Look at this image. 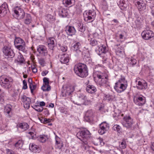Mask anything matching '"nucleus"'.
Listing matches in <instances>:
<instances>
[{"label":"nucleus","mask_w":154,"mask_h":154,"mask_svg":"<svg viewBox=\"0 0 154 154\" xmlns=\"http://www.w3.org/2000/svg\"><path fill=\"white\" fill-rule=\"evenodd\" d=\"M12 106L10 105L6 106L4 109V112L9 114L11 110Z\"/></svg>","instance_id":"nucleus-37"},{"label":"nucleus","mask_w":154,"mask_h":154,"mask_svg":"<svg viewBox=\"0 0 154 154\" xmlns=\"http://www.w3.org/2000/svg\"><path fill=\"white\" fill-rule=\"evenodd\" d=\"M8 11V8L7 3L4 2L0 6V17L5 16Z\"/></svg>","instance_id":"nucleus-13"},{"label":"nucleus","mask_w":154,"mask_h":154,"mask_svg":"<svg viewBox=\"0 0 154 154\" xmlns=\"http://www.w3.org/2000/svg\"><path fill=\"white\" fill-rule=\"evenodd\" d=\"M135 104L139 106H141L144 105L146 102L145 98L142 96L137 97Z\"/></svg>","instance_id":"nucleus-20"},{"label":"nucleus","mask_w":154,"mask_h":154,"mask_svg":"<svg viewBox=\"0 0 154 154\" xmlns=\"http://www.w3.org/2000/svg\"><path fill=\"white\" fill-rule=\"evenodd\" d=\"M14 15L19 20L23 19L25 16V13L23 10L20 7L16 6L14 9Z\"/></svg>","instance_id":"nucleus-8"},{"label":"nucleus","mask_w":154,"mask_h":154,"mask_svg":"<svg viewBox=\"0 0 154 154\" xmlns=\"http://www.w3.org/2000/svg\"><path fill=\"white\" fill-rule=\"evenodd\" d=\"M126 1V0H118V4L120 9L122 10H125L127 7Z\"/></svg>","instance_id":"nucleus-25"},{"label":"nucleus","mask_w":154,"mask_h":154,"mask_svg":"<svg viewBox=\"0 0 154 154\" xmlns=\"http://www.w3.org/2000/svg\"><path fill=\"white\" fill-rule=\"evenodd\" d=\"M109 125L106 122L102 123L100 125V129L98 130V132L101 134H104L106 131L109 129Z\"/></svg>","instance_id":"nucleus-14"},{"label":"nucleus","mask_w":154,"mask_h":154,"mask_svg":"<svg viewBox=\"0 0 154 154\" xmlns=\"http://www.w3.org/2000/svg\"><path fill=\"white\" fill-rule=\"evenodd\" d=\"M121 115V116H123V114H121L120 113H117L116 112H115L114 114H113L114 118H118L119 117L120 115Z\"/></svg>","instance_id":"nucleus-51"},{"label":"nucleus","mask_w":154,"mask_h":154,"mask_svg":"<svg viewBox=\"0 0 154 154\" xmlns=\"http://www.w3.org/2000/svg\"><path fill=\"white\" fill-rule=\"evenodd\" d=\"M137 24H140L142 22V20L140 18L138 17L137 18Z\"/></svg>","instance_id":"nucleus-57"},{"label":"nucleus","mask_w":154,"mask_h":154,"mask_svg":"<svg viewBox=\"0 0 154 154\" xmlns=\"http://www.w3.org/2000/svg\"><path fill=\"white\" fill-rule=\"evenodd\" d=\"M90 44L92 46H95L98 44L97 41L93 38H91L90 41Z\"/></svg>","instance_id":"nucleus-44"},{"label":"nucleus","mask_w":154,"mask_h":154,"mask_svg":"<svg viewBox=\"0 0 154 154\" xmlns=\"http://www.w3.org/2000/svg\"><path fill=\"white\" fill-rule=\"evenodd\" d=\"M13 79L11 77H6L5 75L0 76V84L4 88L9 89L12 86Z\"/></svg>","instance_id":"nucleus-5"},{"label":"nucleus","mask_w":154,"mask_h":154,"mask_svg":"<svg viewBox=\"0 0 154 154\" xmlns=\"http://www.w3.org/2000/svg\"><path fill=\"white\" fill-rule=\"evenodd\" d=\"M7 154H14L12 151H10L9 149L7 150Z\"/></svg>","instance_id":"nucleus-64"},{"label":"nucleus","mask_w":154,"mask_h":154,"mask_svg":"<svg viewBox=\"0 0 154 154\" xmlns=\"http://www.w3.org/2000/svg\"><path fill=\"white\" fill-rule=\"evenodd\" d=\"M69 10L67 9L61 8L59 11V15L61 17H65L69 15Z\"/></svg>","instance_id":"nucleus-23"},{"label":"nucleus","mask_w":154,"mask_h":154,"mask_svg":"<svg viewBox=\"0 0 154 154\" xmlns=\"http://www.w3.org/2000/svg\"><path fill=\"white\" fill-rule=\"evenodd\" d=\"M44 113L45 116H47L49 114V110L47 109H45L44 110Z\"/></svg>","instance_id":"nucleus-56"},{"label":"nucleus","mask_w":154,"mask_h":154,"mask_svg":"<svg viewBox=\"0 0 154 154\" xmlns=\"http://www.w3.org/2000/svg\"><path fill=\"white\" fill-rule=\"evenodd\" d=\"M21 100L24 103V107L27 109L29 108L31 103V99L26 96L23 95L21 98Z\"/></svg>","instance_id":"nucleus-18"},{"label":"nucleus","mask_w":154,"mask_h":154,"mask_svg":"<svg viewBox=\"0 0 154 154\" xmlns=\"http://www.w3.org/2000/svg\"><path fill=\"white\" fill-rule=\"evenodd\" d=\"M23 142L22 140H19L15 144V146L17 149L21 148L23 146Z\"/></svg>","instance_id":"nucleus-38"},{"label":"nucleus","mask_w":154,"mask_h":154,"mask_svg":"<svg viewBox=\"0 0 154 154\" xmlns=\"http://www.w3.org/2000/svg\"><path fill=\"white\" fill-rule=\"evenodd\" d=\"M37 51L42 56H46L48 54V51L47 48L44 45H41L38 46Z\"/></svg>","instance_id":"nucleus-15"},{"label":"nucleus","mask_w":154,"mask_h":154,"mask_svg":"<svg viewBox=\"0 0 154 154\" xmlns=\"http://www.w3.org/2000/svg\"><path fill=\"white\" fill-rule=\"evenodd\" d=\"M135 3H137V6L138 10L141 11L145 9V4L143 3L142 0H135Z\"/></svg>","instance_id":"nucleus-21"},{"label":"nucleus","mask_w":154,"mask_h":154,"mask_svg":"<svg viewBox=\"0 0 154 154\" xmlns=\"http://www.w3.org/2000/svg\"><path fill=\"white\" fill-rule=\"evenodd\" d=\"M32 71L34 73H36L37 71V69L34 66H32Z\"/></svg>","instance_id":"nucleus-58"},{"label":"nucleus","mask_w":154,"mask_h":154,"mask_svg":"<svg viewBox=\"0 0 154 154\" xmlns=\"http://www.w3.org/2000/svg\"><path fill=\"white\" fill-rule=\"evenodd\" d=\"M26 48V45L25 41L16 47V48L19 51H22L25 53H26L27 51Z\"/></svg>","instance_id":"nucleus-26"},{"label":"nucleus","mask_w":154,"mask_h":154,"mask_svg":"<svg viewBox=\"0 0 154 154\" xmlns=\"http://www.w3.org/2000/svg\"><path fill=\"white\" fill-rule=\"evenodd\" d=\"M54 50H49L48 55L50 57H52L54 55Z\"/></svg>","instance_id":"nucleus-55"},{"label":"nucleus","mask_w":154,"mask_h":154,"mask_svg":"<svg viewBox=\"0 0 154 154\" xmlns=\"http://www.w3.org/2000/svg\"><path fill=\"white\" fill-rule=\"evenodd\" d=\"M76 136L83 142L82 146L85 149L88 143L87 140L91 136L90 131L86 129L81 130L77 133Z\"/></svg>","instance_id":"nucleus-1"},{"label":"nucleus","mask_w":154,"mask_h":154,"mask_svg":"<svg viewBox=\"0 0 154 154\" xmlns=\"http://www.w3.org/2000/svg\"><path fill=\"white\" fill-rule=\"evenodd\" d=\"M63 4L66 7L69 6L70 7L73 5L75 3L74 0H63L62 1Z\"/></svg>","instance_id":"nucleus-32"},{"label":"nucleus","mask_w":154,"mask_h":154,"mask_svg":"<svg viewBox=\"0 0 154 154\" xmlns=\"http://www.w3.org/2000/svg\"><path fill=\"white\" fill-rule=\"evenodd\" d=\"M93 116V113L92 110H88L85 114V119L86 120H91Z\"/></svg>","instance_id":"nucleus-28"},{"label":"nucleus","mask_w":154,"mask_h":154,"mask_svg":"<svg viewBox=\"0 0 154 154\" xmlns=\"http://www.w3.org/2000/svg\"><path fill=\"white\" fill-rule=\"evenodd\" d=\"M60 49L61 51L63 52H65L67 51V48L66 46L63 45L61 47Z\"/></svg>","instance_id":"nucleus-52"},{"label":"nucleus","mask_w":154,"mask_h":154,"mask_svg":"<svg viewBox=\"0 0 154 154\" xmlns=\"http://www.w3.org/2000/svg\"><path fill=\"white\" fill-rule=\"evenodd\" d=\"M54 38H53L50 37L48 38V44L54 45Z\"/></svg>","instance_id":"nucleus-45"},{"label":"nucleus","mask_w":154,"mask_h":154,"mask_svg":"<svg viewBox=\"0 0 154 154\" xmlns=\"http://www.w3.org/2000/svg\"><path fill=\"white\" fill-rule=\"evenodd\" d=\"M74 91V88L72 86H68L66 87L64 92L65 93L66 95L69 96Z\"/></svg>","instance_id":"nucleus-29"},{"label":"nucleus","mask_w":154,"mask_h":154,"mask_svg":"<svg viewBox=\"0 0 154 154\" xmlns=\"http://www.w3.org/2000/svg\"><path fill=\"white\" fill-rule=\"evenodd\" d=\"M17 126L18 128H21L23 131L26 130L29 128L28 125L25 122L19 123L18 124Z\"/></svg>","instance_id":"nucleus-31"},{"label":"nucleus","mask_w":154,"mask_h":154,"mask_svg":"<svg viewBox=\"0 0 154 154\" xmlns=\"http://www.w3.org/2000/svg\"><path fill=\"white\" fill-rule=\"evenodd\" d=\"M98 47V48L96 50L98 54L100 56H102L103 54H105L108 51V48L104 45H102L101 46Z\"/></svg>","instance_id":"nucleus-19"},{"label":"nucleus","mask_w":154,"mask_h":154,"mask_svg":"<svg viewBox=\"0 0 154 154\" xmlns=\"http://www.w3.org/2000/svg\"><path fill=\"white\" fill-rule=\"evenodd\" d=\"M86 99V96L83 94H81L79 97H77L75 100L73 99V98H71L72 102L78 105H81L82 104L85 105H88L92 104L93 101V99L86 100H85Z\"/></svg>","instance_id":"nucleus-3"},{"label":"nucleus","mask_w":154,"mask_h":154,"mask_svg":"<svg viewBox=\"0 0 154 154\" xmlns=\"http://www.w3.org/2000/svg\"><path fill=\"white\" fill-rule=\"evenodd\" d=\"M98 84L100 86H106L108 81V76L105 73H99L97 75Z\"/></svg>","instance_id":"nucleus-7"},{"label":"nucleus","mask_w":154,"mask_h":154,"mask_svg":"<svg viewBox=\"0 0 154 154\" xmlns=\"http://www.w3.org/2000/svg\"><path fill=\"white\" fill-rule=\"evenodd\" d=\"M28 134H29L32 138H33L34 137V133L32 132H29L28 133Z\"/></svg>","instance_id":"nucleus-60"},{"label":"nucleus","mask_w":154,"mask_h":154,"mask_svg":"<svg viewBox=\"0 0 154 154\" xmlns=\"http://www.w3.org/2000/svg\"><path fill=\"white\" fill-rule=\"evenodd\" d=\"M84 20L88 23L92 22L96 17V12L94 10L85 11L84 13Z\"/></svg>","instance_id":"nucleus-6"},{"label":"nucleus","mask_w":154,"mask_h":154,"mask_svg":"<svg viewBox=\"0 0 154 154\" xmlns=\"http://www.w3.org/2000/svg\"><path fill=\"white\" fill-rule=\"evenodd\" d=\"M116 53L118 55L122 57L124 53V51L122 48H118L116 50Z\"/></svg>","instance_id":"nucleus-40"},{"label":"nucleus","mask_w":154,"mask_h":154,"mask_svg":"<svg viewBox=\"0 0 154 154\" xmlns=\"http://www.w3.org/2000/svg\"><path fill=\"white\" fill-rule=\"evenodd\" d=\"M58 57L60 58V62L62 63L66 64L69 61V58L68 54L64 53L60 54L58 55Z\"/></svg>","instance_id":"nucleus-17"},{"label":"nucleus","mask_w":154,"mask_h":154,"mask_svg":"<svg viewBox=\"0 0 154 154\" xmlns=\"http://www.w3.org/2000/svg\"><path fill=\"white\" fill-rule=\"evenodd\" d=\"M141 36L143 39L148 40L154 37V33L151 30H146L142 32Z\"/></svg>","instance_id":"nucleus-11"},{"label":"nucleus","mask_w":154,"mask_h":154,"mask_svg":"<svg viewBox=\"0 0 154 154\" xmlns=\"http://www.w3.org/2000/svg\"><path fill=\"white\" fill-rule=\"evenodd\" d=\"M127 146V143L126 140L125 139H122L119 142V146L121 149H125Z\"/></svg>","instance_id":"nucleus-36"},{"label":"nucleus","mask_w":154,"mask_h":154,"mask_svg":"<svg viewBox=\"0 0 154 154\" xmlns=\"http://www.w3.org/2000/svg\"><path fill=\"white\" fill-rule=\"evenodd\" d=\"M4 93L2 92L0 89V102H3L4 101Z\"/></svg>","instance_id":"nucleus-48"},{"label":"nucleus","mask_w":154,"mask_h":154,"mask_svg":"<svg viewBox=\"0 0 154 154\" xmlns=\"http://www.w3.org/2000/svg\"><path fill=\"white\" fill-rule=\"evenodd\" d=\"M127 85V81L125 78L122 77L116 83L114 88L118 93H121L125 90Z\"/></svg>","instance_id":"nucleus-4"},{"label":"nucleus","mask_w":154,"mask_h":154,"mask_svg":"<svg viewBox=\"0 0 154 154\" xmlns=\"http://www.w3.org/2000/svg\"><path fill=\"white\" fill-rule=\"evenodd\" d=\"M25 18L23 20V23L26 25H29L32 22V17L30 14H26L25 15Z\"/></svg>","instance_id":"nucleus-30"},{"label":"nucleus","mask_w":154,"mask_h":154,"mask_svg":"<svg viewBox=\"0 0 154 154\" xmlns=\"http://www.w3.org/2000/svg\"><path fill=\"white\" fill-rule=\"evenodd\" d=\"M123 120L122 124L124 127L129 128L132 126L133 121L130 116H125L123 118Z\"/></svg>","instance_id":"nucleus-12"},{"label":"nucleus","mask_w":154,"mask_h":154,"mask_svg":"<svg viewBox=\"0 0 154 154\" xmlns=\"http://www.w3.org/2000/svg\"><path fill=\"white\" fill-rule=\"evenodd\" d=\"M48 72V70H45V71H43L42 73V75L43 76L46 75Z\"/></svg>","instance_id":"nucleus-59"},{"label":"nucleus","mask_w":154,"mask_h":154,"mask_svg":"<svg viewBox=\"0 0 154 154\" xmlns=\"http://www.w3.org/2000/svg\"><path fill=\"white\" fill-rule=\"evenodd\" d=\"M29 149L31 151L35 153H38L40 151V149L37 146L33 144H30Z\"/></svg>","instance_id":"nucleus-24"},{"label":"nucleus","mask_w":154,"mask_h":154,"mask_svg":"<svg viewBox=\"0 0 154 154\" xmlns=\"http://www.w3.org/2000/svg\"><path fill=\"white\" fill-rule=\"evenodd\" d=\"M105 97L106 100L109 101H112L113 99L112 96L108 94L106 95Z\"/></svg>","instance_id":"nucleus-50"},{"label":"nucleus","mask_w":154,"mask_h":154,"mask_svg":"<svg viewBox=\"0 0 154 154\" xmlns=\"http://www.w3.org/2000/svg\"><path fill=\"white\" fill-rule=\"evenodd\" d=\"M135 82L136 83V87L139 90H145L147 88V84L144 80L142 79H137Z\"/></svg>","instance_id":"nucleus-10"},{"label":"nucleus","mask_w":154,"mask_h":154,"mask_svg":"<svg viewBox=\"0 0 154 154\" xmlns=\"http://www.w3.org/2000/svg\"><path fill=\"white\" fill-rule=\"evenodd\" d=\"M51 119H50L44 118L43 120H42L41 122L45 123L50 122H51Z\"/></svg>","instance_id":"nucleus-49"},{"label":"nucleus","mask_w":154,"mask_h":154,"mask_svg":"<svg viewBox=\"0 0 154 154\" xmlns=\"http://www.w3.org/2000/svg\"><path fill=\"white\" fill-rule=\"evenodd\" d=\"M81 47V44L79 42L75 43L72 47V49L78 54L80 53L81 51L80 49Z\"/></svg>","instance_id":"nucleus-22"},{"label":"nucleus","mask_w":154,"mask_h":154,"mask_svg":"<svg viewBox=\"0 0 154 154\" xmlns=\"http://www.w3.org/2000/svg\"><path fill=\"white\" fill-rule=\"evenodd\" d=\"M78 29L79 31L83 32L85 30V28L83 26V24L82 23H79L78 24Z\"/></svg>","instance_id":"nucleus-42"},{"label":"nucleus","mask_w":154,"mask_h":154,"mask_svg":"<svg viewBox=\"0 0 154 154\" xmlns=\"http://www.w3.org/2000/svg\"><path fill=\"white\" fill-rule=\"evenodd\" d=\"M23 89H26L27 88V82L26 81L24 80L23 81Z\"/></svg>","instance_id":"nucleus-53"},{"label":"nucleus","mask_w":154,"mask_h":154,"mask_svg":"<svg viewBox=\"0 0 154 154\" xmlns=\"http://www.w3.org/2000/svg\"><path fill=\"white\" fill-rule=\"evenodd\" d=\"M112 129L114 131H116L119 133L122 132V128L120 126L118 125H115L112 127Z\"/></svg>","instance_id":"nucleus-41"},{"label":"nucleus","mask_w":154,"mask_h":154,"mask_svg":"<svg viewBox=\"0 0 154 154\" xmlns=\"http://www.w3.org/2000/svg\"><path fill=\"white\" fill-rule=\"evenodd\" d=\"M24 41V40L20 37H15L14 41V45L15 47L22 44Z\"/></svg>","instance_id":"nucleus-35"},{"label":"nucleus","mask_w":154,"mask_h":154,"mask_svg":"<svg viewBox=\"0 0 154 154\" xmlns=\"http://www.w3.org/2000/svg\"><path fill=\"white\" fill-rule=\"evenodd\" d=\"M43 81L45 84V85H49V80L48 78L44 77L43 79Z\"/></svg>","instance_id":"nucleus-47"},{"label":"nucleus","mask_w":154,"mask_h":154,"mask_svg":"<svg viewBox=\"0 0 154 154\" xmlns=\"http://www.w3.org/2000/svg\"><path fill=\"white\" fill-rule=\"evenodd\" d=\"M48 45L49 49V50H54L55 46V45L48 44Z\"/></svg>","instance_id":"nucleus-54"},{"label":"nucleus","mask_w":154,"mask_h":154,"mask_svg":"<svg viewBox=\"0 0 154 154\" xmlns=\"http://www.w3.org/2000/svg\"><path fill=\"white\" fill-rule=\"evenodd\" d=\"M46 19L50 23H53L56 20V18L55 16L48 14L46 15Z\"/></svg>","instance_id":"nucleus-33"},{"label":"nucleus","mask_w":154,"mask_h":154,"mask_svg":"<svg viewBox=\"0 0 154 154\" xmlns=\"http://www.w3.org/2000/svg\"><path fill=\"white\" fill-rule=\"evenodd\" d=\"M16 60L17 62L20 63H23L24 60V59L23 56L20 54L18 55L17 58Z\"/></svg>","instance_id":"nucleus-43"},{"label":"nucleus","mask_w":154,"mask_h":154,"mask_svg":"<svg viewBox=\"0 0 154 154\" xmlns=\"http://www.w3.org/2000/svg\"><path fill=\"white\" fill-rule=\"evenodd\" d=\"M65 31L68 35L72 36L75 35L76 30L74 27L69 25H67L65 28Z\"/></svg>","instance_id":"nucleus-16"},{"label":"nucleus","mask_w":154,"mask_h":154,"mask_svg":"<svg viewBox=\"0 0 154 154\" xmlns=\"http://www.w3.org/2000/svg\"><path fill=\"white\" fill-rule=\"evenodd\" d=\"M86 89L88 93L91 94L94 93L97 91L96 88L93 85H88Z\"/></svg>","instance_id":"nucleus-27"},{"label":"nucleus","mask_w":154,"mask_h":154,"mask_svg":"<svg viewBox=\"0 0 154 154\" xmlns=\"http://www.w3.org/2000/svg\"><path fill=\"white\" fill-rule=\"evenodd\" d=\"M3 52L6 58H12L15 56L13 51L10 47L4 46L3 48Z\"/></svg>","instance_id":"nucleus-9"},{"label":"nucleus","mask_w":154,"mask_h":154,"mask_svg":"<svg viewBox=\"0 0 154 154\" xmlns=\"http://www.w3.org/2000/svg\"><path fill=\"white\" fill-rule=\"evenodd\" d=\"M33 109L38 112H41L43 109L42 107H40L38 105H35L32 106Z\"/></svg>","instance_id":"nucleus-39"},{"label":"nucleus","mask_w":154,"mask_h":154,"mask_svg":"<svg viewBox=\"0 0 154 154\" xmlns=\"http://www.w3.org/2000/svg\"><path fill=\"white\" fill-rule=\"evenodd\" d=\"M47 85H43L42 87V89L44 91H46V88H47Z\"/></svg>","instance_id":"nucleus-63"},{"label":"nucleus","mask_w":154,"mask_h":154,"mask_svg":"<svg viewBox=\"0 0 154 154\" xmlns=\"http://www.w3.org/2000/svg\"><path fill=\"white\" fill-rule=\"evenodd\" d=\"M29 87L31 90V93H33L34 90L35 89L36 86L35 85H34L33 84L29 85Z\"/></svg>","instance_id":"nucleus-46"},{"label":"nucleus","mask_w":154,"mask_h":154,"mask_svg":"<svg viewBox=\"0 0 154 154\" xmlns=\"http://www.w3.org/2000/svg\"><path fill=\"white\" fill-rule=\"evenodd\" d=\"M38 140L41 142L44 143L48 140V136L44 134L41 135L37 137Z\"/></svg>","instance_id":"nucleus-34"},{"label":"nucleus","mask_w":154,"mask_h":154,"mask_svg":"<svg viewBox=\"0 0 154 154\" xmlns=\"http://www.w3.org/2000/svg\"><path fill=\"white\" fill-rule=\"evenodd\" d=\"M74 70L75 74L81 78L85 77L88 75L86 65L82 63H79L75 65Z\"/></svg>","instance_id":"nucleus-2"},{"label":"nucleus","mask_w":154,"mask_h":154,"mask_svg":"<svg viewBox=\"0 0 154 154\" xmlns=\"http://www.w3.org/2000/svg\"><path fill=\"white\" fill-rule=\"evenodd\" d=\"M45 105V103L44 101H42L40 102L39 103V106L40 107L44 106Z\"/></svg>","instance_id":"nucleus-61"},{"label":"nucleus","mask_w":154,"mask_h":154,"mask_svg":"<svg viewBox=\"0 0 154 154\" xmlns=\"http://www.w3.org/2000/svg\"><path fill=\"white\" fill-rule=\"evenodd\" d=\"M39 63L42 65L44 63V60L43 59H40L39 60Z\"/></svg>","instance_id":"nucleus-62"}]
</instances>
